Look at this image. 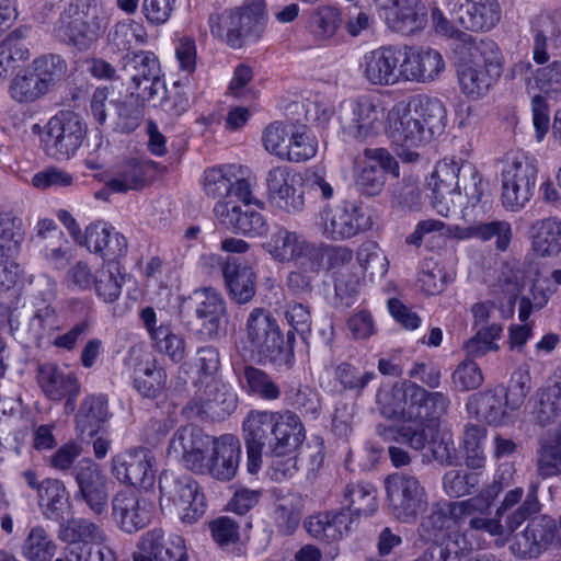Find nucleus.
Segmentation results:
<instances>
[{
	"label": "nucleus",
	"instance_id": "obj_64",
	"mask_svg": "<svg viewBox=\"0 0 561 561\" xmlns=\"http://www.w3.org/2000/svg\"><path fill=\"white\" fill-rule=\"evenodd\" d=\"M34 73L49 91L57 81L61 80L67 71L66 61L58 55H46L33 61Z\"/></svg>",
	"mask_w": 561,
	"mask_h": 561
},
{
	"label": "nucleus",
	"instance_id": "obj_15",
	"mask_svg": "<svg viewBox=\"0 0 561 561\" xmlns=\"http://www.w3.org/2000/svg\"><path fill=\"white\" fill-rule=\"evenodd\" d=\"M73 477L78 485L76 499L82 500L95 515L106 512L107 478L101 466L90 458H83L75 466Z\"/></svg>",
	"mask_w": 561,
	"mask_h": 561
},
{
	"label": "nucleus",
	"instance_id": "obj_43",
	"mask_svg": "<svg viewBox=\"0 0 561 561\" xmlns=\"http://www.w3.org/2000/svg\"><path fill=\"white\" fill-rule=\"evenodd\" d=\"M38 506L46 519L60 522L68 506L67 490L62 481L47 478L41 481Z\"/></svg>",
	"mask_w": 561,
	"mask_h": 561
},
{
	"label": "nucleus",
	"instance_id": "obj_9",
	"mask_svg": "<svg viewBox=\"0 0 561 561\" xmlns=\"http://www.w3.org/2000/svg\"><path fill=\"white\" fill-rule=\"evenodd\" d=\"M387 500L392 514L401 522H409L424 511L427 494L415 476L397 472L385 481Z\"/></svg>",
	"mask_w": 561,
	"mask_h": 561
},
{
	"label": "nucleus",
	"instance_id": "obj_4",
	"mask_svg": "<svg viewBox=\"0 0 561 561\" xmlns=\"http://www.w3.org/2000/svg\"><path fill=\"white\" fill-rule=\"evenodd\" d=\"M57 36L79 50L89 49L105 31L103 11L98 0H75L61 12Z\"/></svg>",
	"mask_w": 561,
	"mask_h": 561
},
{
	"label": "nucleus",
	"instance_id": "obj_57",
	"mask_svg": "<svg viewBox=\"0 0 561 561\" xmlns=\"http://www.w3.org/2000/svg\"><path fill=\"white\" fill-rule=\"evenodd\" d=\"M56 552V545L47 531L36 526L31 529L23 545V554L30 561H50Z\"/></svg>",
	"mask_w": 561,
	"mask_h": 561
},
{
	"label": "nucleus",
	"instance_id": "obj_41",
	"mask_svg": "<svg viewBox=\"0 0 561 561\" xmlns=\"http://www.w3.org/2000/svg\"><path fill=\"white\" fill-rule=\"evenodd\" d=\"M503 398V388L478 392L469 398L467 410L480 421L497 424L504 419L507 407Z\"/></svg>",
	"mask_w": 561,
	"mask_h": 561
},
{
	"label": "nucleus",
	"instance_id": "obj_33",
	"mask_svg": "<svg viewBox=\"0 0 561 561\" xmlns=\"http://www.w3.org/2000/svg\"><path fill=\"white\" fill-rule=\"evenodd\" d=\"M37 380L49 399L59 401L67 397L66 407L73 409L75 399L80 391V385L73 374H66L54 364H44L38 368Z\"/></svg>",
	"mask_w": 561,
	"mask_h": 561
},
{
	"label": "nucleus",
	"instance_id": "obj_8",
	"mask_svg": "<svg viewBox=\"0 0 561 561\" xmlns=\"http://www.w3.org/2000/svg\"><path fill=\"white\" fill-rule=\"evenodd\" d=\"M242 167L234 164L218 165L204 171L202 186L204 193L220 203L242 202L250 205L254 202L252 183L247 178H239Z\"/></svg>",
	"mask_w": 561,
	"mask_h": 561
},
{
	"label": "nucleus",
	"instance_id": "obj_36",
	"mask_svg": "<svg viewBox=\"0 0 561 561\" xmlns=\"http://www.w3.org/2000/svg\"><path fill=\"white\" fill-rule=\"evenodd\" d=\"M413 116L423 125V130L432 139L444 133L447 111L443 102L436 98L419 95L408 105Z\"/></svg>",
	"mask_w": 561,
	"mask_h": 561
},
{
	"label": "nucleus",
	"instance_id": "obj_45",
	"mask_svg": "<svg viewBox=\"0 0 561 561\" xmlns=\"http://www.w3.org/2000/svg\"><path fill=\"white\" fill-rule=\"evenodd\" d=\"M376 434L386 443L405 444L415 450H423L427 446L428 430L422 424L402 421L400 425H376Z\"/></svg>",
	"mask_w": 561,
	"mask_h": 561
},
{
	"label": "nucleus",
	"instance_id": "obj_35",
	"mask_svg": "<svg viewBox=\"0 0 561 561\" xmlns=\"http://www.w3.org/2000/svg\"><path fill=\"white\" fill-rule=\"evenodd\" d=\"M352 517L347 511H332L311 516L305 527L310 536L324 541L333 542L341 540L350 531Z\"/></svg>",
	"mask_w": 561,
	"mask_h": 561
},
{
	"label": "nucleus",
	"instance_id": "obj_6",
	"mask_svg": "<svg viewBox=\"0 0 561 561\" xmlns=\"http://www.w3.org/2000/svg\"><path fill=\"white\" fill-rule=\"evenodd\" d=\"M247 340L252 352L259 357L277 367H290L294 362V351L284 341L275 319L262 308L253 309L247 321Z\"/></svg>",
	"mask_w": 561,
	"mask_h": 561
},
{
	"label": "nucleus",
	"instance_id": "obj_11",
	"mask_svg": "<svg viewBox=\"0 0 561 561\" xmlns=\"http://www.w3.org/2000/svg\"><path fill=\"white\" fill-rule=\"evenodd\" d=\"M383 117L385 108L367 96L343 101L337 112L343 131L359 140L375 135L381 128Z\"/></svg>",
	"mask_w": 561,
	"mask_h": 561
},
{
	"label": "nucleus",
	"instance_id": "obj_46",
	"mask_svg": "<svg viewBox=\"0 0 561 561\" xmlns=\"http://www.w3.org/2000/svg\"><path fill=\"white\" fill-rule=\"evenodd\" d=\"M123 70L133 82L134 89L140 90L142 83L158 78V75H160V65L152 53L139 51L124 56Z\"/></svg>",
	"mask_w": 561,
	"mask_h": 561
},
{
	"label": "nucleus",
	"instance_id": "obj_27",
	"mask_svg": "<svg viewBox=\"0 0 561 561\" xmlns=\"http://www.w3.org/2000/svg\"><path fill=\"white\" fill-rule=\"evenodd\" d=\"M192 302L201 334L206 339L218 335L226 317V305L221 295L214 288H204L194 293Z\"/></svg>",
	"mask_w": 561,
	"mask_h": 561
},
{
	"label": "nucleus",
	"instance_id": "obj_38",
	"mask_svg": "<svg viewBox=\"0 0 561 561\" xmlns=\"http://www.w3.org/2000/svg\"><path fill=\"white\" fill-rule=\"evenodd\" d=\"M108 419L107 399L102 394L88 396L76 414V430L79 436L93 437Z\"/></svg>",
	"mask_w": 561,
	"mask_h": 561
},
{
	"label": "nucleus",
	"instance_id": "obj_10",
	"mask_svg": "<svg viewBox=\"0 0 561 561\" xmlns=\"http://www.w3.org/2000/svg\"><path fill=\"white\" fill-rule=\"evenodd\" d=\"M388 136L398 147L397 154L403 162H414L420 154L414 149L424 146L431 138L423 125L404 104L394 105L388 113Z\"/></svg>",
	"mask_w": 561,
	"mask_h": 561
},
{
	"label": "nucleus",
	"instance_id": "obj_40",
	"mask_svg": "<svg viewBox=\"0 0 561 561\" xmlns=\"http://www.w3.org/2000/svg\"><path fill=\"white\" fill-rule=\"evenodd\" d=\"M324 257V250L297 262V268L286 277L287 290L298 297H309L313 291V280L319 275Z\"/></svg>",
	"mask_w": 561,
	"mask_h": 561
},
{
	"label": "nucleus",
	"instance_id": "obj_26",
	"mask_svg": "<svg viewBox=\"0 0 561 561\" xmlns=\"http://www.w3.org/2000/svg\"><path fill=\"white\" fill-rule=\"evenodd\" d=\"M152 459L147 448L129 449L114 458V474L130 485L148 489L154 480Z\"/></svg>",
	"mask_w": 561,
	"mask_h": 561
},
{
	"label": "nucleus",
	"instance_id": "obj_2",
	"mask_svg": "<svg viewBox=\"0 0 561 561\" xmlns=\"http://www.w3.org/2000/svg\"><path fill=\"white\" fill-rule=\"evenodd\" d=\"M430 186L433 192L432 205L443 217H448L460 206L461 190L471 206L490 201L489 182L472 163L455 156L445 157L436 164Z\"/></svg>",
	"mask_w": 561,
	"mask_h": 561
},
{
	"label": "nucleus",
	"instance_id": "obj_61",
	"mask_svg": "<svg viewBox=\"0 0 561 561\" xmlns=\"http://www.w3.org/2000/svg\"><path fill=\"white\" fill-rule=\"evenodd\" d=\"M503 328L501 324L492 323L479 329L474 336L468 340L463 347L468 356L481 357L489 352L499 350L496 340L500 339Z\"/></svg>",
	"mask_w": 561,
	"mask_h": 561
},
{
	"label": "nucleus",
	"instance_id": "obj_12",
	"mask_svg": "<svg viewBox=\"0 0 561 561\" xmlns=\"http://www.w3.org/2000/svg\"><path fill=\"white\" fill-rule=\"evenodd\" d=\"M561 548V533L553 518L547 515L531 519L526 528L516 534L510 546L519 559H535L549 549Z\"/></svg>",
	"mask_w": 561,
	"mask_h": 561
},
{
	"label": "nucleus",
	"instance_id": "obj_25",
	"mask_svg": "<svg viewBox=\"0 0 561 561\" xmlns=\"http://www.w3.org/2000/svg\"><path fill=\"white\" fill-rule=\"evenodd\" d=\"M263 248L275 261L282 263L298 262L324 250L322 245L311 243L302 236L284 227H277Z\"/></svg>",
	"mask_w": 561,
	"mask_h": 561
},
{
	"label": "nucleus",
	"instance_id": "obj_51",
	"mask_svg": "<svg viewBox=\"0 0 561 561\" xmlns=\"http://www.w3.org/2000/svg\"><path fill=\"white\" fill-rule=\"evenodd\" d=\"M393 16V27L402 34H411L422 30L427 22V9L419 0H404L399 4Z\"/></svg>",
	"mask_w": 561,
	"mask_h": 561
},
{
	"label": "nucleus",
	"instance_id": "obj_20",
	"mask_svg": "<svg viewBox=\"0 0 561 561\" xmlns=\"http://www.w3.org/2000/svg\"><path fill=\"white\" fill-rule=\"evenodd\" d=\"M133 561H188V554L182 537L156 528L141 536Z\"/></svg>",
	"mask_w": 561,
	"mask_h": 561
},
{
	"label": "nucleus",
	"instance_id": "obj_7",
	"mask_svg": "<svg viewBox=\"0 0 561 561\" xmlns=\"http://www.w3.org/2000/svg\"><path fill=\"white\" fill-rule=\"evenodd\" d=\"M537 161L525 152H513L507 157L502 172V205L511 211L526 206L534 195L537 182Z\"/></svg>",
	"mask_w": 561,
	"mask_h": 561
},
{
	"label": "nucleus",
	"instance_id": "obj_24",
	"mask_svg": "<svg viewBox=\"0 0 561 561\" xmlns=\"http://www.w3.org/2000/svg\"><path fill=\"white\" fill-rule=\"evenodd\" d=\"M211 454L204 460L205 468L202 473H208L221 481L231 480L239 468L241 458V444L238 437L231 434L214 438Z\"/></svg>",
	"mask_w": 561,
	"mask_h": 561
},
{
	"label": "nucleus",
	"instance_id": "obj_63",
	"mask_svg": "<svg viewBox=\"0 0 561 561\" xmlns=\"http://www.w3.org/2000/svg\"><path fill=\"white\" fill-rule=\"evenodd\" d=\"M535 414L538 423L542 426L561 415V385L556 383L538 392Z\"/></svg>",
	"mask_w": 561,
	"mask_h": 561
},
{
	"label": "nucleus",
	"instance_id": "obj_54",
	"mask_svg": "<svg viewBox=\"0 0 561 561\" xmlns=\"http://www.w3.org/2000/svg\"><path fill=\"white\" fill-rule=\"evenodd\" d=\"M536 468L538 476L542 479L561 474V432L553 438L540 442Z\"/></svg>",
	"mask_w": 561,
	"mask_h": 561
},
{
	"label": "nucleus",
	"instance_id": "obj_48",
	"mask_svg": "<svg viewBox=\"0 0 561 561\" xmlns=\"http://www.w3.org/2000/svg\"><path fill=\"white\" fill-rule=\"evenodd\" d=\"M58 538L68 543L104 542L105 533L96 524L84 518H71L59 522Z\"/></svg>",
	"mask_w": 561,
	"mask_h": 561
},
{
	"label": "nucleus",
	"instance_id": "obj_59",
	"mask_svg": "<svg viewBox=\"0 0 561 561\" xmlns=\"http://www.w3.org/2000/svg\"><path fill=\"white\" fill-rule=\"evenodd\" d=\"M144 26L133 20L118 22L108 33V41L118 50H129L145 43Z\"/></svg>",
	"mask_w": 561,
	"mask_h": 561
},
{
	"label": "nucleus",
	"instance_id": "obj_21",
	"mask_svg": "<svg viewBox=\"0 0 561 561\" xmlns=\"http://www.w3.org/2000/svg\"><path fill=\"white\" fill-rule=\"evenodd\" d=\"M267 195L271 204L287 214H298L305 207L304 192L295 186L290 168L277 165L266 174Z\"/></svg>",
	"mask_w": 561,
	"mask_h": 561
},
{
	"label": "nucleus",
	"instance_id": "obj_55",
	"mask_svg": "<svg viewBox=\"0 0 561 561\" xmlns=\"http://www.w3.org/2000/svg\"><path fill=\"white\" fill-rule=\"evenodd\" d=\"M23 239L22 219L11 213H0V256L15 257Z\"/></svg>",
	"mask_w": 561,
	"mask_h": 561
},
{
	"label": "nucleus",
	"instance_id": "obj_31",
	"mask_svg": "<svg viewBox=\"0 0 561 561\" xmlns=\"http://www.w3.org/2000/svg\"><path fill=\"white\" fill-rule=\"evenodd\" d=\"M11 330H21L30 339L41 341L57 327V316L49 305L42 304L36 308H25L9 316Z\"/></svg>",
	"mask_w": 561,
	"mask_h": 561
},
{
	"label": "nucleus",
	"instance_id": "obj_17",
	"mask_svg": "<svg viewBox=\"0 0 561 561\" xmlns=\"http://www.w3.org/2000/svg\"><path fill=\"white\" fill-rule=\"evenodd\" d=\"M401 49L388 46L364 55L360 69L364 78L374 85H394L403 80Z\"/></svg>",
	"mask_w": 561,
	"mask_h": 561
},
{
	"label": "nucleus",
	"instance_id": "obj_22",
	"mask_svg": "<svg viewBox=\"0 0 561 561\" xmlns=\"http://www.w3.org/2000/svg\"><path fill=\"white\" fill-rule=\"evenodd\" d=\"M451 13L467 30L486 32L501 20L497 0H447Z\"/></svg>",
	"mask_w": 561,
	"mask_h": 561
},
{
	"label": "nucleus",
	"instance_id": "obj_14",
	"mask_svg": "<svg viewBox=\"0 0 561 561\" xmlns=\"http://www.w3.org/2000/svg\"><path fill=\"white\" fill-rule=\"evenodd\" d=\"M214 438L195 425L181 426L173 434L168 453L193 472H203Z\"/></svg>",
	"mask_w": 561,
	"mask_h": 561
},
{
	"label": "nucleus",
	"instance_id": "obj_5",
	"mask_svg": "<svg viewBox=\"0 0 561 561\" xmlns=\"http://www.w3.org/2000/svg\"><path fill=\"white\" fill-rule=\"evenodd\" d=\"M160 506L193 524L205 513V496L190 474L164 470L159 478Z\"/></svg>",
	"mask_w": 561,
	"mask_h": 561
},
{
	"label": "nucleus",
	"instance_id": "obj_58",
	"mask_svg": "<svg viewBox=\"0 0 561 561\" xmlns=\"http://www.w3.org/2000/svg\"><path fill=\"white\" fill-rule=\"evenodd\" d=\"M448 278L444 267L433 259H425L421 263L416 285L426 295L440 294Z\"/></svg>",
	"mask_w": 561,
	"mask_h": 561
},
{
	"label": "nucleus",
	"instance_id": "obj_3",
	"mask_svg": "<svg viewBox=\"0 0 561 561\" xmlns=\"http://www.w3.org/2000/svg\"><path fill=\"white\" fill-rule=\"evenodd\" d=\"M208 25L211 35L232 49L255 43L265 31L264 0H247L241 5L214 12L209 15Z\"/></svg>",
	"mask_w": 561,
	"mask_h": 561
},
{
	"label": "nucleus",
	"instance_id": "obj_34",
	"mask_svg": "<svg viewBox=\"0 0 561 561\" xmlns=\"http://www.w3.org/2000/svg\"><path fill=\"white\" fill-rule=\"evenodd\" d=\"M459 38L468 53L469 64L501 77L504 57L500 47L493 39L488 37L477 38L467 33H460Z\"/></svg>",
	"mask_w": 561,
	"mask_h": 561
},
{
	"label": "nucleus",
	"instance_id": "obj_50",
	"mask_svg": "<svg viewBox=\"0 0 561 561\" xmlns=\"http://www.w3.org/2000/svg\"><path fill=\"white\" fill-rule=\"evenodd\" d=\"M242 388L252 396L266 401H274L280 397V389L273 378L264 370L248 365L240 377Z\"/></svg>",
	"mask_w": 561,
	"mask_h": 561
},
{
	"label": "nucleus",
	"instance_id": "obj_56",
	"mask_svg": "<svg viewBox=\"0 0 561 561\" xmlns=\"http://www.w3.org/2000/svg\"><path fill=\"white\" fill-rule=\"evenodd\" d=\"M357 261L370 279H381L389 270V261L380 247L374 241L364 242L357 251Z\"/></svg>",
	"mask_w": 561,
	"mask_h": 561
},
{
	"label": "nucleus",
	"instance_id": "obj_42",
	"mask_svg": "<svg viewBox=\"0 0 561 561\" xmlns=\"http://www.w3.org/2000/svg\"><path fill=\"white\" fill-rule=\"evenodd\" d=\"M531 245L539 256H556L561 252V219L548 217L531 226Z\"/></svg>",
	"mask_w": 561,
	"mask_h": 561
},
{
	"label": "nucleus",
	"instance_id": "obj_44",
	"mask_svg": "<svg viewBox=\"0 0 561 561\" xmlns=\"http://www.w3.org/2000/svg\"><path fill=\"white\" fill-rule=\"evenodd\" d=\"M415 386V382L404 381L396 383L389 391L378 394L380 413L389 420L401 419L408 422V410L412 404Z\"/></svg>",
	"mask_w": 561,
	"mask_h": 561
},
{
	"label": "nucleus",
	"instance_id": "obj_29",
	"mask_svg": "<svg viewBox=\"0 0 561 561\" xmlns=\"http://www.w3.org/2000/svg\"><path fill=\"white\" fill-rule=\"evenodd\" d=\"M87 249L100 255L104 261H114L127 251L126 238L108 224L96 221L85 228L83 241Z\"/></svg>",
	"mask_w": 561,
	"mask_h": 561
},
{
	"label": "nucleus",
	"instance_id": "obj_13",
	"mask_svg": "<svg viewBox=\"0 0 561 561\" xmlns=\"http://www.w3.org/2000/svg\"><path fill=\"white\" fill-rule=\"evenodd\" d=\"M319 226L327 238L344 240L368 230L371 218L360 206L343 203L335 207H323L319 215Z\"/></svg>",
	"mask_w": 561,
	"mask_h": 561
},
{
	"label": "nucleus",
	"instance_id": "obj_53",
	"mask_svg": "<svg viewBox=\"0 0 561 561\" xmlns=\"http://www.w3.org/2000/svg\"><path fill=\"white\" fill-rule=\"evenodd\" d=\"M165 382V370L154 362L140 363L135 369L134 387L146 398L160 396Z\"/></svg>",
	"mask_w": 561,
	"mask_h": 561
},
{
	"label": "nucleus",
	"instance_id": "obj_47",
	"mask_svg": "<svg viewBox=\"0 0 561 561\" xmlns=\"http://www.w3.org/2000/svg\"><path fill=\"white\" fill-rule=\"evenodd\" d=\"M448 515L444 503L436 502L432 505L431 512L424 516L417 528L420 539L426 543L445 542L456 540L448 531Z\"/></svg>",
	"mask_w": 561,
	"mask_h": 561
},
{
	"label": "nucleus",
	"instance_id": "obj_16",
	"mask_svg": "<svg viewBox=\"0 0 561 561\" xmlns=\"http://www.w3.org/2000/svg\"><path fill=\"white\" fill-rule=\"evenodd\" d=\"M87 135V125L79 114L61 111L47 124V142L51 145L57 158H70L82 145Z\"/></svg>",
	"mask_w": 561,
	"mask_h": 561
},
{
	"label": "nucleus",
	"instance_id": "obj_32",
	"mask_svg": "<svg viewBox=\"0 0 561 561\" xmlns=\"http://www.w3.org/2000/svg\"><path fill=\"white\" fill-rule=\"evenodd\" d=\"M220 270L231 300L238 305L250 302L256 294L254 271L236 259L221 262Z\"/></svg>",
	"mask_w": 561,
	"mask_h": 561
},
{
	"label": "nucleus",
	"instance_id": "obj_37",
	"mask_svg": "<svg viewBox=\"0 0 561 561\" xmlns=\"http://www.w3.org/2000/svg\"><path fill=\"white\" fill-rule=\"evenodd\" d=\"M340 511H347L350 516H370L377 508V489L369 482L356 481L347 483L341 494Z\"/></svg>",
	"mask_w": 561,
	"mask_h": 561
},
{
	"label": "nucleus",
	"instance_id": "obj_49",
	"mask_svg": "<svg viewBox=\"0 0 561 561\" xmlns=\"http://www.w3.org/2000/svg\"><path fill=\"white\" fill-rule=\"evenodd\" d=\"M148 167L135 160L118 167L113 176L106 182V188L113 193H127L141 190L147 183Z\"/></svg>",
	"mask_w": 561,
	"mask_h": 561
},
{
	"label": "nucleus",
	"instance_id": "obj_19",
	"mask_svg": "<svg viewBox=\"0 0 561 561\" xmlns=\"http://www.w3.org/2000/svg\"><path fill=\"white\" fill-rule=\"evenodd\" d=\"M112 516L123 531L133 534L150 523L152 507L147 499L131 489H126L113 496Z\"/></svg>",
	"mask_w": 561,
	"mask_h": 561
},
{
	"label": "nucleus",
	"instance_id": "obj_23",
	"mask_svg": "<svg viewBox=\"0 0 561 561\" xmlns=\"http://www.w3.org/2000/svg\"><path fill=\"white\" fill-rule=\"evenodd\" d=\"M450 404L449 398L439 391H427L416 383L412 394V404L408 410V422L428 430L427 442L432 437L433 428L438 427L440 419L447 414Z\"/></svg>",
	"mask_w": 561,
	"mask_h": 561
},
{
	"label": "nucleus",
	"instance_id": "obj_39",
	"mask_svg": "<svg viewBox=\"0 0 561 561\" xmlns=\"http://www.w3.org/2000/svg\"><path fill=\"white\" fill-rule=\"evenodd\" d=\"M451 236L458 240L479 239L483 242L496 238L495 247L499 251H505L512 240V228L505 220L473 224L468 227H454Z\"/></svg>",
	"mask_w": 561,
	"mask_h": 561
},
{
	"label": "nucleus",
	"instance_id": "obj_60",
	"mask_svg": "<svg viewBox=\"0 0 561 561\" xmlns=\"http://www.w3.org/2000/svg\"><path fill=\"white\" fill-rule=\"evenodd\" d=\"M47 93L38 77L33 73H19L10 84V95L19 103H31Z\"/></svg>",
	"mask_w": 561,
	"mask_h": 561
},
{
	"label": "nucleus",
	"instance_id": "obj_18",
	"mask_svg": "<svg viewBox=\"0 0 561 561\" xmlns=\"http://www.w3.org/2000/svg\"><path fill=\"white\" fill-rule=\"evenodd\" d=\"M363 154L367 163L356 173L355 184L364 195L376 196L386 184V173L398 176L399 164L385 148H366Z\"/></svg>",
	"mask_w": 561,
	"mask_h": 561
},
{
	"label": "nucleus",
	"instance_id": "obj_62",
	"mask_svg": "<svg viewBox=\"0 0 561 561\" xmlns=\"http://www.w3.org/2000/svg\"><path fill=\"white\" fill-rule=\"evenodd\" d=\"M534 31L533 58L536 64L545 65L549 61V55L547 53L548 38L556 35V33H560V31L557 30L553 16L549 14L537 16Z\"/></svg>",
	"mask_w": 561,
	"mask_h": 561
},
{
	"label": "nucleus",
	"instance_id": "obj_30",
	"mask_svg": "<svg viewBox=\"0 0 561 561\" xmlns=\"http://www.w3.org/2000/svg\"><path fill=\"white\" fill-rule=\"evenodd\" d=\"M402 54L401 67L404 81L431 82L445 69V61L437 50L409 49Z\"/></svg>",
	"mask_w": 561,
	"mask_h": 561
},
{
	"label": "nucleus",
	"instance_id": "obj_1",
	"mask_svg": "<svg viewBox=\"0 0 561 561\" xmlns=\"http://www.w3.org/2000/svg\"><path fill=\"white\" fill-rule=\"evenodd\" d=\"M248 456V470L256 473L261 468L263 449L271 457L294 454L305 439L300 419L290 411L252 410L242 423Z\"/></svg>",
	"mask_w": 561,
	"mask_h": 561
},
{
	"label": "nucleus",
	"instance_id": "obj_28",
	"mask_svg": "<svg viewBox=\"0 0 561 561\" xmlns=\"http://www.w3.org/2000/svg\"><path fill=\"white\" fill-rule=\"evenodd\" d=\"M239 203H220L214 206V214L219 224L236 233L248 236L266 233L267 222L265 217L259 211L249 208L242 209ZM244 206L248 207L249 205L244 204Z\"/></svg>",
	"mask_w": 561,
	"mask_h": 561
},
{
	"label": "nucleus",
	"instance_id": "obj_52",
	"mask_svg": "<svg viewBox=\"0 0 561 561\" xmlns=\"http://www.w3.org/2000/svg\"><path fill=\"white\" fill-rule=\"evenodd\" d=\"M457 73L462 92L470 98H479L485 94L500 78L469 62L461 65Z\"/></svg>",
	"mask_w": 561,
	"mask_h": 561
}]
</instances>
